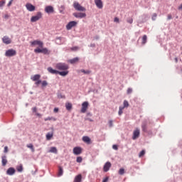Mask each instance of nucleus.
Here are the masks:
<instances>
[{"instance_id":"obj_1","label":"nucleus","mask_w":182,"mask_h":182,"mask_svg":"<svg viewBox=\"0 0 182 182\" xmlns=\"http://www.w3.org/2000/svg\"><path fill=\"white\" fill-rule=\"evenodd\" d=\"M55 69L59 72H68V75H69V65L65 63H58L55 65Z\"/></svg>"},{"instance_id":"obj_2","label":"nucleus","mask_w":182,"mask_h":182,"mask_svg":"<svg viewBox=\"0 0 182 182\" xmlns=\"http://www.w3.org/2000/svg\"><path fill=\"white\" fill-rule=\"evenodd\" d=\"M47 70L52 75H60V76H63V77H65V76H68V72H66V71L60 72L57 70H53V68H52V67H48Z\"/></svg>"},{"instance_id":"obj_3","label":"nucleus","mask_w":182,"mask_h":182,"mask_svg":"<svg viewBox=\"0 0 182 182\" xmlns=\"http://www.w3.org/2000/svg\"><path fill=\"white\" fill-rule=\"evenodd\" d=\"M35 53H43V55H50V51L48 50L46 48H43L42 49L38 48L34 49Z\"/></svg>"},{"instance_id":"obj_4","label":"nucleus","mask_w":182,"mask_h":182,"mask_svg":"<svg viewBox=\"0 0 182 182\" xmlns=\"http://www.w3.org/2000/svg\"><path fill=\"white\" fill-rule=\"evenodd\" d=\"M73 7L75 11H78L79 12H86V8L82 6L79 3L75 2L73 4Z\"/></svg>"},{"instance_id":"obj_5","label":"nucleus","mask_w":182,"mask_h":182,"mask_svg":"<svg viewBox=\"0 0 182 182\" xmlns=\"http://www.w3.org/2000/svg\"><path fill=\"white\" fill-rule=\"evenodd\" d=\"M5 56L7 58H12L13 56H16V50L12 48L9 49L5 53Z\"/></svg>"},{"instance_id":"obj_6","label":"nucleus","mask_w":182,"mask_h":182,"mask_svg":"<svg viewBox=\"0 0 182 182\" xmlns=\"http://www.w3.org/2000/svg\"><path fill=\"white\" fill-rule=\"evenodd\" d=\"M73 15L75 18H77V19H83V18H86L87 16L86 13L82 12H75L73 13Z\"/></svg>"},{"instance_id":"obj_7","label":"nucleus","mask_w":182,"mask_h":182,"mask_svg":"<svg viewBox=\"0 0 182 182\" xmlns=\"http://www.w3.org/2000/svg\"><path fill=\"white\" fill-rule=\"evenodd\" d=\"M42 18V13L41 11L37 12V14L36 16H33L31 18V22H37V21H39Z\"/></svg>"},{"instance_id":"obj_8","label":"nucleus","mask_w":182,"mask_h":182,"mask_svg":"<svg viewBox=\"0 0 182 182\" xmlns=\"http://www.w3.org/2000/svg\"><path fill=\"white\" fill-rule=\"evenodd\" d=\"M77 25V22L73 21H70L67 25H66V29L67 31H70L73 27L76 26Z\"/></svg>"},{"instance_id":"obj_9","label":"nucleus","mask_w":182,"mask_h":182,"mask_svg":"<svg viewBox=\"0 0 182 182\" xmlns=\"http://www.w3.org/2000/svg\"><path fill=\"white\" fill-rule=\"evenodd\" d=\"M31 46H38L39 48H43V42L38 41V40H35L31 43Z\"/></svg>"},{"instance_id":"obj_10","label":"nucleus","mask_w":182,"mask_h":182,"mask_svg":"<svg viewBox=\"0 0 182 182\" xmlns=\"http://www.w3.org/2000/svg\"><path fill=\"white\" fill-rule=\"evenodd\" d=\"M110 167H112V163H110L109 161L106 162L103 167V171H105V173H107V171L110 170Z\"/></svg>"},{"instance_id":"obj_11","label":"nucleus","mask_w":182,"mask_h":182,"mask_svg":"<svg viewBox=\"0 0 182 182\" xmlns=\"http://www.w3.org/2000/svg\"><path fill=\"white\" fill-rule=\"evenodd\" d=\"M94 2L98 9H103V1L102 0H94Z\"/></svg>"},{"instance_id":"obj_12","label":"nucleus","mask_w":182,"mask_h":182,"mask_svg":"<svg viewBox=\"0 0 182 182\" xmlns=\"http://www.w3.org/2000/svg\"><path fill=\"white\" fill-rule=\"evenodd\" d=\"M87 106H89L88 102H84L82 104L81 113H86V110H87Z\"/></svg>"},{"instance_id":"obj_13","label":"nucleus","mask_w":182,"mask_h":182,"mask_svg":"<svg viewBox=\"0 0 182 182\" xmlns=\"http://www.w3.org/2000/svg\"><path fill=\"white\" fill-rule=\"evenodd\" d=\"M26 8L27 11H29V12H33V11H35V9H36L35 6L32 5V4H31V3L26 4Z\"/></svg>"},{"instance_id":"obj_14","label":"nucleus","mask_w":182,"mask_h":182,"mask_svg":"<svg viewBox=\"0 0 182 182\" xmlns=\"http://www.w3.org/2000/svg\"><path fill=\"white\" fill-rule=\"evenodd\" d=\"M73 154H75V156H79V154H82V148L79 146H76L73 149Z\"/></svg>"},{"instance_id":"obj_15","label":"nucleus","mask_w":182,"mask_h":182,"mask_svg":"<svg viewBox=\"0 0 182 182\" xmlns=\"http://www.w3.org/2000/svg\"><path fill=\"white\" fill-rule=\"evenodd\" d=\"M140 136V129H136L133 132L132 140H136Z\"/></svg>"},{"instance_id":"obj_16","label":"nucleus","mask_w":182,"mask_h":182,"mask_svg":"<svg viewBox=\"0 0 182 182\" xmlns=\"http://www.w3.org/2000/svg\"><path fill=\"white\" fill-rule=\"evenodd\" d=\"M15 168L13 167H10L7 169L6 171V174L7 176H14V174H15Z\"/></svg>"},{"instance_id":"obj_17","label":"nucleus","mask_w":182,"mask_h":182,"mask_svg":"<svg viewBox=\"0 0 182 182\" xmlns=\"http://www.w3.org/2000/svg\"><path fill=\"white\" fill-rule=\"evenodd\" d=\"M2 41H3V43H5L6 45H9L12 41H11V38H9V37H8L7 36H4L2 38Z\"/></svg>"},{"instance_id":"obj_18","label":"nucleus","mask_w":182,"mask_h":182,"mask_svg":"<svg viewBox=\"0 0 182 182\" xmlns=\"http://www.w3.org/2000/svg\"><path fill=\"white\" fill-rule=\"evenodd\" d=\"M45 12H46V14H53V12H54L53 6H46Z\"/></svg>"},{"instance_id":"obj_19","label":"nucleus","mask_w":182,"mask_h":182,"mask_svg":"<svg viewBox=\"0 0 182 182\" xmlns=\"http://www.w3.org/2000/svg\"><path fill=\"white\" fill-rule=\"evenodd\" d=\"M142 132L147 133V122L144 121L141 124Z\"/></svg>"},{"instance_id":"obj_20","label":"nucleus","mask_w":182,"mask_h":182,"mask_svg":"<svg viewBox=\"0 0 182 182\" xmlns=\"http://www.w3.org/2000/svg\"><path fill=\"white\" fill-rule=\"evenodd\" d=\"M41 79V75L39 74H36L33 75V77H31V80L33 82H36V80H39Z\"/></svg>"},{"instance_id":"obj_21","label":"nucleus","mask_w":182,"mask_h":182,"mask_svg":"<svg viewBox=\"0 0 182 182\" xmlns=\"http://www.w3.org/2000/svg\"><path fill=\"white\" fill-rule=\"evenodd\" d=\"M8 163V160L6 159V156H1V164L3 166H6V164Z\"/></svg>"},{"instance_id":"obj_22","label":"nucleus","mask_w":182,"mask_h":182,"mask_svg":"<svg viewBox=\"0 0 182 182\" xmlns=\"http://www.w3.org/2000/svg\"><path fill=\"white\" fill-rule=\"evenodd\" d=\"M68 62H69V63H71V65H73V64L76 63L77 62H79V58L75 57L73 59L69 60Z\"/></svg>"},{"instance_id":"obj_23","label":"nucleus","mask_w":182,"mask_h":182,"mask_svg":"<svg viewBox=\"0 0 182 182\" xmlns=\"http://www.w3.org/2000/svg\"><path fill=\"white\" fill-rule=\"evenodd\" d=\"M82 141L87 144H90V138L87 136H82Z\"/></svg>"},{"instance_id":"obj_24","label":"nucleus","mask_w":182,"mask_h":182,"mask_svg":"<svg viewBox=\"0 0 182 182\" xmlns=\"http://www.w3.org/2000/svg\"><path fill=\"white\" fill-rule=\"evenodd\" d=\"M52 137H53V132H48L46 135V140H51Z\"/></svg>"},{"instance_id":"obj_25","label":"nucleus","mask_w":182,"mask_h":182,"mask_svg":"<svg viewBox=\"0 0 182 182\" xmlns=\"http://www.w3.org/2000/svg\"><path fill=\"white\" fill-rule=\"evenodd\" d=\"M82 181V175L79 174L77 176H75L74 179V182H81Z\"/></svg>"},{"instance_id":"obj_26","label":"nucleus","mask_w":182,"mask_h":182,"mask_svg":"<svg viewBox=\"0 0 182 182\" xmlns=\"http://www.w3.org/2000/svg\"><path fill=\"white\" fill-rule=\"evenodd\" d=\"M48 153H58V149H56V147L55 146H52L50 147V150L48 151Z\"/></svg>"},{"instance_id":"obj_27","label":"nucleus","mask_w":182,"mask_h":182,"mask_svg":"<svg viewBox=\"0 0 182 182\" xmlns=\"http://www.w3.org/2000/svg\"><path fill=\"white\" fill-rule=\"evenodd\" d=\"M80 72L82 73H84V75H90V73H92V71H90V70H85V69H81Z\"/></svg>"},{"instance_id":"obj_28","label":"nucleus","mask_w":182,"mask_h":182,"mask_svg":"<svg viewBox=\"0 0 182 182\" xmlns=\"http://www.w3.org/2000/svg\"><path fill=\"white\" fill-rule=\"evenodd\" d=\"M65 109L66 110H72V103L70 102L65 103Z\"/></svg>"},{"instance_id":"obj_29","label":"nucleus","mask_w":182,"mask_h":182,"mask_svg":"<svg viewBox=\"0 0 182 182\" xmlns=\"http://www.w3.org/2000/svg\"><path fill=\"white\" fill-rule=\"evenodd\" d=\"M58 176V177H62V176H63V168L61 166H59Z\"/></svg>"},{"instance_id":"obj_30","label":"nucleus","mask_w":182,"mask_h":182,"mask_svg":"<svg viewBox=\"0 0 182 182\" xmlns=\"http://www.w3.org/2000/svg\"><path fill=\"white\" fill-rule=\"evenodd\" d=\"M55 43L57 45H62V37H57L55 38Z\"/></svg>"},{"instance_id":"obj_31","label":"nucleus","mask_w":182,"mask_h":182,"mask_svg":"<svg viewBox=\"0 0 182 182\" xmlns=\"http://www.w3.org/2000/svg\"><path fill=\"white\" fill-rule=\"evenodd\" d=\"M142 45H146V43H147V36L146 35H144L142 37Z\"/></svg>"},{"instance_id":"obj_32","label":"nucleus","mask_w":182,"mask_h":182,"mask_svg":"<svg viewBox=\"0 0 182 182\" xmlns=\"http://www.w3.org/2000/svg\"><path fill=\"white\" fill-rule=\"evenodd\" d=\"M16 170L17 171H18V173H22V171H23V166H22V164L16 166Z\"/></svg>"},{"instance_id":"obj_33","label":"nucleus","mask_w":182,"mask_h":182,"mask_svg":"<svg viewBox=\"0 0 182 182\" xmlns=\"http://www.w3.org/2000/svg\"><path fill=\"white\" fill-rule=\"evenodd\" d=\"M45 122H48V120H53V122H56V118L53 117H48L44 119Z\"/></svg>"},{"instance_id":"obj_34","label":"nucleus","mask_w":182,"mask_h":182,"mask_svg":"<svg viewBox=\"0 0 182 182\" xmlns=\"http://www.w3.org/2000/svg\"><path fill=\"white\" fill-rule=\"evenodd\" d=\"M124 109V107H123L122 106H120L119 107V112H118L119 116H122V114H123V110Z\"/></svg>"},{"instance_id":"obj_35","label":"nucleus","mask_w":182,"mask_h":182,"mask_svg":"<svg viewBox=\"0 0 182 182\" xmlns=\"http://www.w3.org/2000/svg\"><path fill=\"white\" fill-rule=\"evenodd\" d=\"M27 147H28V149H31V151H32L33 153L35 152V148H33V144H29L27 145Z\"/></svg>"},{"instance_id":"obj_36","label":"nucleus","mask_w":182,"mask_h":182,"mask_svg":"<svg viewBox=\"0 0 182 182\" xmlns=\"http://www.w3.org/2000/svg\"><path fill=\"white\" fill-rule=\"evenodd\" d=\"M6 2L5 0L0 1V9H2L5 6Z\"/></svg>"},{"instance_id":"obj_37","label":"nucleus","mask_w":182,"mask_h":182,"mask_svg":"<svg viewBox=\"0 0 182 182\" xmlns=\"http://www.w3.org/2000/svg\"><path fill=\"white\" fill-rule=\"evenodd\" d=\"M124 107V109L125 107H129V102L127 100H124L123 107Z\"/></svg>"},{"instance_id":"obj_38","label":"nucleus","mask_w":182,"mask_h":182,"mask_svg":"<svg viewBox=\"0 0 182 182\" xmlns=\"http://www.w3.org/2000/svg\"><path fill=\"white\" fill-rule=\"evenodd\" d=\"M48 85V81L47 80H43L41 82V86L42 87H46Z\"/></svg>"},{"instance_id":"obj_39","label":"nucleus","mask_w":182,"mask_h":182,"mask_svg":"<svg viewBox=\"0 0 182 182\" xmlns=\"http://www.w3.org/2000/svg\"><path fill=\"white\" fill-rule=\"evenodd\" d=\"M119 174L120 175V176H123V174H124V168H121L119 170Z\"/></svg>"},{"instance_id":"obj_40","label":"nucleus","mask_w":182,"mask_h":182,"mask_svg":"<svg viewBox=\"0 0 182 182\" xmlns=\"http://www.w3.org/2000/svg\"><path fill=\"white\" fill-rule=\"evenodd\" d=\"M144 154H146V151L142 150L140 151V153L139 154V157H143V156H144Z\"/></svg>"},{"instance_id":"obj_41","label":"nucleus","mask_w":182,"mask_h":182,"mask_svg":"<svg viewBox=\"0 0 182 182\" xmlns=\"http://www.w3.org/2000/svg\"><path fill=\"white\" fill-rule=\"evenodd\" d=\"M82 161H83V159L82 158V156L77 157V159H76L77 163H82Z\"/></svg>"},{"instance_id":"obj_42","label":"nucleus","mask_w":182,"mask_h":182,"mask_svg":"<svg viewBox=\"0 0 182 182\" xmlns=\"http://www.w3.org/2000/svg\"><path fill=\"white\" fill-rule=\"evenodd\" d=\"M66 97L65 95H62V93H58V99H65Z\"/></svg>"},{"instance_id":"obj_43","label":"nucleus","mask_w":182,"mask_h":182,"mask_svg":"<svg viewBox=\"0 0 182 182\" xmlns=\"http://www.w3.org/2000/svg\"><path fill=\"white\" fill-rule=\"evenodd\" d=\"M132 92H133V89L130 87L127 89V95H131V93Z\"/></svg>"},{"instance_id":"obj_44","label":"nucleus","mask_w":182,"mask_h":182,"mask_svg":"<svg viewBox=\"0 0 182 182\" xmlns=\"http://www.w3.org/2000/svg\"><path fill=\"white\" fill-rule=\"evenodd\" d=\"M157 18V14L154 13L151 17L152 21H156Z\"/></svg>"},{"instance_id":"obj_45","label":"nucleus","mask_w":182,"mask_h":182,"mask_svg":"<svg viewBox=\"0 0 182 182\" xmlns=\"http://www.w3.org/2000/svg\"><path fill=\"white\" fill-rule=\"evenodd\" d=\"M108 124H109V127H113V120L110 119V120L108 122Z\"/></svg>"},{"instance_id":"obj_46","label":"nucleus","mask_w":182,"mask_h":182,"mask_svg":"<svg viewBox=\"0 0 182 182\" xmlns=\"http://www.w3.org/2000/svg\"><path fill=\"white\" fill-rule=\"evenodd\" d=\"M112 149H113L114 150H119V146H118L117 144H114V145L112 146Z\"/></svg>"},{"instance_id":"obj_47","label":"nucleus","mask_w":182,"mask_h":182,"mask_svg":"<svg viewBox=\"0 0 182 182\" xmlns=\"http://www.w3.org/2000/svg\"><path fill=\"white\" fill-rule=\"evenodd\" d=\"M41 83H42V80H37L35 82V85H36L38 86V85H41Z\"/></svg>"},{"instance_id":"obj_48","label":"nucleus","mask_w":182,"mask_h":182,"mask_svg":"<svg viewBox=\"0 0 182 182\" xmlns=\"http://www.w3.org/2000/svg\"><path fill=\"white\" fill-rule=\"evenodd\" d=\"M127 22L128 23H133V18H128V19L127 20Z\"/></svg>"},{"instance_id":"obj_49","label":"nucleus","mask_w":182,"mask_h":182,"mask_svg":"<svg viewBox=\"0 0 182 182\" xmlns=\"http://www.w3.org/2000/svg\"><path fill=\"white\" fill-rule=\"evenodd\" d=\"M170 19H173V16H171V14H168L167 16V21H170Z\"/></svg>"},{"instance_id":"obj_50","label":"nucleus","mask_w":182,"mask_h":182,"mask_svg":"<svg viewBox=\"0 0 182 182\" xmlns=\"http://www.w3.org/2000/svg\"><path fill=\"white\" fill-rule=\"evenodd\" d=\"M114 22H117V23H119V18L115 17V18H114Z\"/></svg>"},{"instance_id":"obj_51","label":"nucleus","mask_w":182,"mask_h":182,"mask_svg":"<svg viewBox=\"0 0 182 182\" xmlns=\"http://www.w3.org/2000/svg\"><path fill=\"white\" fill-rule=\"evenodd\" d=\"M94 40L95 41H99V39H100V37L99 36H95L94 38H93Z\"/></svg>"},{"instance_id":"obj_52","label":"nucleus","mask_w":182,"mask_h":182,"mask_svg":"<svg viewBox=\"0 0 182 182\" xmlns=\"http://www.w3.org/2000/svg\"><path fill=\"white\" fill-rule=\"evenodd\" d=\"M54 113H58V112H59V108L58 107H55L53 109Z\"/></svg>"},{"instance_id":"obj_53","label":"nucleus","mask_w":182,"mask_h":182,"mask_svg":"<svg viewBox=\"0 0 182 182\" xmlns=\"http://www.w3.org/2000/svg\"><path fill=\"white\" fill-rule=\"evenodd\" d=\"M4 153H8V146H4Z\"/></svg>"},{"instance_id":"obj_54","label":"nucleus","mask_w":182,"mask_h":182,"mask_svg":"<svg viewBox=\"0 0 182 182\" xmlns=\"http://www.w3.org/2000/svg\"><path fill=\"white\" fill-rule=\"evenodd\" d=\"M109 181V177H105L103 180L102 182H107Z\"/></svg>"},{"instance_id":"obj_55","label":"nucleus","mask_w":182,"mask_h":182,"mask_svg":"<svg viewBox=\"0 0 182 182\" xmlns=\"http://www.w3.org/2000/svg\"><path fill=\"white\" fill-rule=\"evenodd\" d=\"M90 48H96V44H95V43H91V44L90 45Z\"/></svg>"},{"instance_id":"obj_56","label":"nucleus","mask_w":182,"mask_h":182,"mask_svg":"<svg viewBox=\"0 0 182 182\" xmlns=\"http://www.w3.org/2000/svg\"><path fill=\"white\" fill-rule=\"evenodd\" d=\"M77 49H79V47H73L72 48H71V50H77Z\"/></svg>"},{"instance_id":"obj_57","label":"nucleus","mask_w":182,"mask_h":182,"mask_svg":"<svg viewBox=\"0 0 182 182\" xmlns=\"http://www.w3.org/2000/svg\"><path fill=\"white\" fill-rule=\"evenodd\" d=\"M14 0H10V1L8 3L7 6H11L12 5V2Z\"/></svg>"},{"instance_id":"obj_58","label":"nucleus","mask_w":182,"mask_h":182,"mask_svg":"<svg viewBox=\"0 0 182 182\" xmlns=\"http://www.w3.org/2000/svg\"><path fill=\"white\" fill-rule=\"evenodd\" d=\"M36 110H37L36 107H34L32 108V112L33 113L36 112Z\"/></svg>"},{"instance_id":"obj_59","label":"nucleus","mask_w":182,"mask_h":182,"mask_svg":"<svg viewBox=\"0 0 182 182\" xmlns=\"http://www.w3.org/2000/svg\"><path fill=\"white\" fill-rule=\"evenodd\" d=\"M87 116H88L89 117H92V114L90 112H87Z\"/></svg>"},{"instance_id":"obj_60","label":"nucleus","mask_w":182,"mask_h":182,"mask_svg":"<svg viewBox=\"0 0 182 182\" xmlns=\"http://www.w3.org/2000/svg\"><path fill=\"white\" fill-rule=\"evenodd\" d=\"M59 11L60 14H63V11H65V9H60Z\"/></svg>"},{"instance_id":"obj_61","label":"nucleus","mask_w":182,"mask_h":182,"mask_svg":"<svg viewBox=\"0 0 182 182\" xmlns=\"http://www.w3.org/2000/svg\"><path fill=\"white\" fill-rule=\"evenodd\" d=\"M86 120H88V122H93V119L90 118H86Z\"/></svg>"},{"instance_id":"obj_62","label":"nucleus","mask_w":182,"mask_h":182,"mask_svg":"<svg viewBox=\"0 0 182 182\" xmlns=\"http://www.w3.org/2000/svg\"><path fill=\"white\" fill-rule=\"evenodd\" d=\"M178 9H182V4L178 6Z\"/></svg>"},{"instance_id":"obj_63","label":"nucleus","mask_w":182,"mask_h":182,"mask_svg":"<svg viewBox=\"0 0 182 182\" xmlns=\"http://www.w3.org/2000/svg\"><path fill=\"white\" fill-rule=\"evenodd\" d=\"M175 62H176V63H177L178 62V58H175Z\"/></svg>"},{"instance_id":"obj_64","label":"nucleus","mask_w":182,"mask_h":182,"mask_svg":"<svg viewBox=\"0 0 182 182\" xmlns=\"http://www.w3.org/2000/svg\"><path fill=\"white\" fill-rule=\"evenodd\" d=\"M60 9H65V6H61Z\"/></svg>"}]
</instances>
